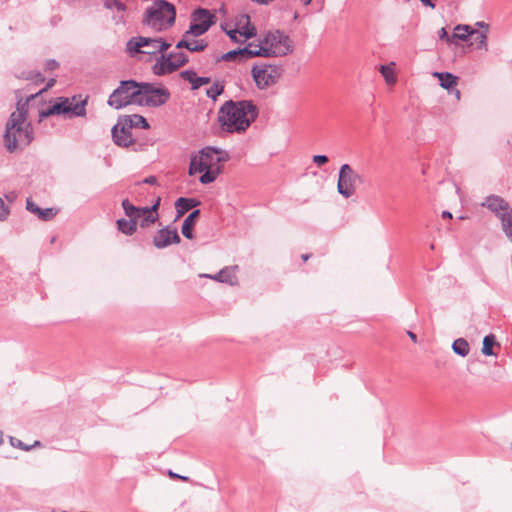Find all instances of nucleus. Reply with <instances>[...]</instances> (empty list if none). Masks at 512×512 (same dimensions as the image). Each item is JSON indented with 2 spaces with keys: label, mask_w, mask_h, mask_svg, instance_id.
Instances as JSON below:
<instances>
[{
  "label": "nucleus",
  "mask_w": 512,
  "mask_h": 512,
  "mask_svg": "<svg viewBox=\"0 0 512 512\" xmlns=\"http://www.w3.org/2000/svg\"><path fill=\"white\" fill-rule=\"evenodd\" d=\"M22 129H23L22 132H24V137H23L22 144L29 146L33 142V140H34V130H33L32 123L28 122L26 120L25 124H22Z\"/></svg>",
  "instance_id": "nucleus-40"
},
{
  "label": "nucleus",
  "mask_w": 512,
  "mask_h": 512,
  "mask_svg": "<svg viewBox=\"0 0 512 512\" xmlns=\"http://www.w3.org/2000/svg\"><path fill=\"white\" fill-rule=\"evenodd\" d=\"M179 76L191 85L190 89L192 91L198 90L212 81L210 76H199L193 68L182 70Z\"/></svg>",
  "instance_id": "nucleus-17"
},
{
  "label": "nucleus",
  "mask_w": 512,
  "mask_h": 512,
  "mask_svg": "<svg viewBox=\"0 0 512 512\" xmlns=\"http://www.w3.org/2000/svg\"><path fill=\"white\" fill-rule=\"evenodd\" d=\"M121 207L123 209V212H127L131 214L138 220L139 217L145 216V215H155L153 210L149 205L146 206H136L134 205L128 198H125L121 201Z\"/></svg>",
  "instance_id": "nucleus-25"
},
{
  "label": "nucleus",
  "mask_w": 512,
  "mask_h": 512,
  "mask_svg": "<svg viewBox=\"0 0 512 512\" xmlns=\"http://www.w3.org/2000/svg\"><path fill=\"white\" fill-rule=\"evenodd\" d=\"M10 214V208L5 204L4 200L0 197V221H4Z\"/></svg>",
  "instance_id": "nucleus-48"
},
{
  "label": "nucleus",
  "mask_w": 512,
  "mask_h": 512,
  "mask_svg": "<svg viewBox=\"0 0 512 512\" xmlns=\"http://www.w3.org/2000/svg\"><path fill=\"white\" fill-rule=\"evenodd\" d=\"M157 45V49L155 51L149 52V59H152V56L157 55L158 53L165 54V52L171 47V43L168 42L163 37H155V46Z\"/></svg>",
  "instance_id": "nucleus-38"
},
{
  "label": "nucleus",
  "mask_w": 512,
  "mask_h": 512,
  "mask_svg": "<svg viewBox=\"0 0 512 512\" xmlns=\"http://www.w3.org/2000/svg\"><path fill=\"white\" fill-rule=\"evenodd\" d=\"M476 32V29L469 24H457L451 34V40L453 44L458 46L460 42H469L472 40Z\"/></svg>",
  "instance_id": "nucleus-19"
},
{
  "label": "nucleus",
  "mask_w": 512,
  "mask_h": 512,
  "mask_svg": "<svg viewBox=\"0 0 512 512\" xmlns=\"http://www.w3.org/2000/svg\"><path fill=\"white\" fill-rule=\"evenodd\" d=\"M22 124L25 122L12 121L8 118L5 124L3 133V145L8 153H15L17 151H24L28 145H23L24 132Z\"/></svg>",
  "instance_id": "nucleus-10"
},
{
  "label": "nucleus",
  "mask_w": 512,
  "mask_h": 512,
  "mask_svg": "<svg viewBox=\"0 0 512 512\" xmlns=\"http://www.w3.org/2000/svg\"><path fill=\"white\" fill-rule=\"evenodd\" d=\"M141 48V42L137 39V36L131 37L126 43V52L130 57H136L138 54L144 53Z\"/></svg>",
  "instance_id": "nucleus-35"
},
{
  "label": "nucleus",
  "mask_w": 512,
  "mask_h": 512,
  "mask_svg": "<svg viewBox=\"0 0 512 512\" xmlns=\"http://www.w3.org/2000/svg\"><path fill=\"white\" fill-rule=\"evenodd\" d=\"M407 334L412 342H414V343L417 342V335L414 332L408 331Z\"/></svg>",
  "instance_id": "nucleus-63"
},
{
  "label": "nucleus",
  "mask_w": 512,
  "mask_h": 512,
  "mask_svg": "<svg viewBox=\"0 0 512 512\" xmlns=\"http://www.w3.org/2000/svg\"><path fill=\"white\" fill-rule=\"evenodd\" d=\"M143 184L157 186V185H159V181H158L157 176L149 175L140 181H136L134 185L136 187H141Z\"/></svg>",
  "instance_id": "nucleus-44"
},
{
  "label": "nucleus",
  "mask_w": 512,
  "mask_h": 512,
  "mask_svg": "<svg viewBox=\"0 0 512 512\" xmlns=\"http://www.w3.org/2000/svg\"><path fill=\"white\" fill-rule=\"evenodd\" d=\"M50 116H55V115H54L50 105L48 104V106L46 108L39 109V111H38V122H42L44 119H47Z\"/></svg>",
  "instance_id": "nucleus-47"
},
{
  "label": "nucleus",
  "mask_w": 512,
  "mask_h": 512,
  "mask_svg": "<svg viewBox=\"0 0 512 512\" xmlns=\"http://www.w3.org/2000/svg\"><path fill=\"white\" fill-rule=\"evenodd\" d=\"M241 20V24L239 25V35L243 37V40H249L254 38L257 35V28L251 22V18L247 13H242L238 17H236V21Z\"/></svg>",
  "instance_id": "nucleus-24"
},
{
  "label": "nucleus",
  "mask_w": 512,
  "mask_h": 512,
  "mask_svg": "<svg viewBox=\"0 0 512 512\" xmlns=\"http://www.w3.org/2000/svg\"><path fill=\"white\" fill-rule=\"evenodd\" d=\"M151 70L155 76H165L177 71V64L173 63L168 54H162L156 57V62L151 67Z\"/></svg>",
  "instance_id": "nucleus-16"
},
{
  "label": "nucleus",
  "mask_w": 512,
  "mask_h": 512,
  "mask_svg": "<svg viewBox=\"0 0 512 512\" xmlns=\"http://www.w3.org/2000/svg\"><path fill=\"white\" fill-rule=\"evenodd\" d=\"M230 159L228 151L217 146L208 145L190 154L188 175L200 174L199 182L208 185L216 181L223 172V163Z\"/></svg>",
  "instance_id": "nucleus-2"
},
{
  "label": "nucleus",
  "mask_w": 512,
  "mask_h": 512,
  "mask_svg": "<svg viewBox=\"0 0 512 512\" xmlns=\"http://www.w3.org/2000/svg\"><path fill=\"white\" fill-rule=\"evenodd\" d=\"M480 30L479 31H486L488 33L489 31V25L484 21H478L475 24Z\"/></svg>",
  "instance_id": "nucleus-59"
},
{
  "label": "nucleus",
  "mask_w": 512,
  "mask_h": 512,
  "mask_svg": "<svg viewBox=\"0 0 512 512\" xmlns=\"http://www.w3.org/2000/svg\"><path fill=\"white\" fill-rule=\"evenodd\" d=\"M55 83H56L55 78L48 79L45 86L42 89H40L38 92H36L35 94H37V97H38L42 93L47 92L49 89H51L55 85Z\"/></svg>",
  "instance_id": "nucleus-55"
},
{
  "label": "nucleus",
  "mask_w": 512,
  "mask_h": 512,
  "mask_svg": "<svg viewBox=\"0 0 512 512\" xmlns=\"http://www.w3.org/2000/svg\"><path fill=\"white\" fill-rule=\"evenodd\" d=\"M434 75L438 78L440 86L452 95L453 90L458 85L459 77L451 72L442 71L435 72Z\"/></svg>",
  "instance_id": "nucleus-26"
},
{
  "label": "nucleus",
  "mask_w": 512,
  "mask_h": 512,
  "mask_svg": "<svg viewBox=\"0 0 512 512\" xmlns=\"http://www.w3.org/2000/svg\"><path fill=\"white\" fill-rule=\"evenodd\" d=\"M237 268H238V266H236V265L233 267L225 266L224 268L220 269L217 273H215L213 275L204 274L202 276L213 279L220 283H226V284L233 285L231 269H237Z\"/></svg>",
  "instance_id": "nucleus-29"
},
{
  "label": "nucleus",
  "mask_w": 512,
  "mask_h": 512,
  "mask_svg": "<svg viewBox=\"0 0 512 512\" xmlns=\"http://www.w3.org/2000/svg\"><path fill=\"white\" fill-rule=\"evenodd\" d=\"M421 2V4L424 6V7H428V8H431V9H435L436 8V1L435 0H419Z\"/></svg>",
  "instance_id": "nucleus-58"
},
{
  "label": "nucleus",
  "mask_w": 512,
  "mask_h": 512,
  "mask_svg": "<svg viewBox=\"0 0 512 512\" xmlns=\"http://www.w3.org/2000/svg\"><path fill=\"white\" fill-rule=\"evenodd\" d=\"M33 76H34V78H33L32 82L36 85L41 84L45 81V77L39 70H37L36 72H33Z\"/></svg>",
  "instance_id": "nucleus-56"
},
{
  "label": "nucleus",
  "mask_w": 512,
  "mask_h": 512,
  "mask_svg": "<svg viewBox=\"0 0 512 512\" xmlns=\"http://www.w3.org/2000/svg\"><path fill=\"white\" fill-rule=\"evenodd\" d=\"M225 57L227 58V62L238 63V58H240L239 57V52H238V47H236V48L226 52V56Z\"/></svg>",
  "instance_id": "nucleus-51"
},
{
  "label": "nucleus",
  "mask_w": 512,
  "mask_h": 512,
  "mask_svg": "<svg viewBox=\"0 0 512 512\" xmlns=\"http://www.w3.org/2000/svg\"><path fill=\"white\" fill-rule=\"evenodd\" d=\"M276 40H279L278 56H285L291 54L294 50L290 37L283 31L275 30Z\"/></svg>",
  "instance_id": "nucleus-27"
},
{
  "label": "nucleus",
  "mask_w": 512,
  "mask_h": 512,
  "mask_svg": "<svg viewBox=\"0 0 512 512\" xmlns=\"http://www.w3.org/2000/svg\"><path fill=\"white\" fill-rule=\"evenodd\" d=\"M160 215H145L142 217H139L138 219V226L141 228H148L155 224L157 221H159Z\"/></svg>",
  "instance_id": "nucleus-43"
},
{
  "label": "nucleus",
  "mask_w": 512,
  "mask_h": 512,
  "mask_svg": "<svg viewBox=\"0 0 512 512\" xmlns=\"http://www.w3.org/2000/svg\"><path fill=\"white\" fill-rule=\"evenodd\" d=\"M137 106L158 108L171 98L170 90L161 82L139 81Z\"/></svg>",
  "instance_id": "nucleus-4"
},
{
  "label": "nucleus",
  "mask_w": 512,
  "mask_h": 512,
  "mask_svg": "<svg viewBox=\"0 0 512 512\" xmlns=\"http://www.w3.org/2000/svg\"><path fill=\"white\" fill-rule=\"evenodd\" d=\"M481 205L494 213L499 219L501 218L502 213L512 212V208L509 203L501 196L495 194L487 196Z\"/></svg>",
  "instance_id": "nucleus-15"
},
{
  "label": "nucleus",
  "mask_w": 512,
  "mask_h": 512,
  "mask_svg": "<svg viewBox=\"0 0 512 512\" xmlns=\"http://www.w3.org/2000/svg\"><path fill=\"white\" fill-rule=\"evenodd\" d=\"M441 217L443 219H452L453 218V214L448 211V210H443L442 213H441Z\"/></svg>",
  "instance_id": "nucleus-61"
},
{
  "label": "nucleus",
  "mask_w": 512,
  "mask_h": 512,
  "mask_svg": "<svg viewBox=\"0 0 512 512\" xmlns=\"http://www.w3.org/2000/svg\"><path fill=\"white\" fill-rule=\"evenodd\" d=\"M201 205V200L196 197H184L177 198L174 202L176 210V219L182 217L190 210H194L196 207Z\"/></svg>",
  "instance_id": "nucleus-21"
},
{
  "label": "nucleus",
  "mask_w": 512,
  "mask_h": 512,
  "mask_svg": "<svg viewBox=\"0 0 512 512\" xmlns=\"http://www.w3.org/2000/svg\"><path fill=\"white\" fill-rule=\"evenodd\" d=\"M216 22L215 11L199 6L191 12L187 34H191L192 37H200L207 33Z\"/></svg>",
  "instance_id": "nucleus-8"
},
{
  "label": "nucleus",
  "mask_w": 512,
  "mask_h": 512,
  "mask_svg": "<svg viewBox=\"0 0 512 512\" xmlns=\"http://www.w3.org/2000/svg\"><path fill=\"white\" fill-rule=\"evenodd\" d=\"M495 346L500 347V344L497 342L496 336L493 333H489L483 338L481 353L484 356H496V353L493 351Z\"/></svg>",
  "instance_id": "nucleus-31"
},
{
  "label": "nucleus",
  "mask_w": 512,
  "mask_h": 512,
  "mask_svg": "<svg viewBox=\"0 0 512 512\" xmlns=\"http://www.w3.org/2000/svg\"><path fill=\"white\" fill-rule=\"evenodd\" d=\"M453 352L461 357H466L470 352V345L465 338H457L452 343Z\"/></svg>",
  "instance_id": "nucleus-33"
},
{
  "label": "nucleus",
  "mask_w": 512,
  "mask_h": 512,
  "mask_svg": "<svg viewBox=\"0 0 512 512\" xmlns=\"http://www.w3.org/2000/svg\"><path fill=\"white\" fill-rule=\"evenodd\" d=\"M200 215L201 210L194 209L183 220L181 225V233L185 238L189 240H193L195 238L194 228L200 218Z\"/></svg>",
  "instance_id": "nucleus-22"
},
{
  "label": "nucleus",
  "mask_w": 512,
  "mask_h": 512,
  "mask_svg": "<svg viewBox=\"0 0 512 512\" xmlns=\"http://www.w3.org/2000/svg\"><path fill=\"white\" fill-rule=\"evenodd\" d=\"M500 221L506 237L512 242V212L502 213Z\"/></svg>",
  "instance_id": "nucleus-36"
},
{
  "label": "nucleus",
  "mask_w": 512,
  "mask_h": 512,
  "mask_svg": "<svg viewBox=\"0 0 512 512\" xmlns=\"http://www.w3.org/2000/svg\"><path fill=\"white\" fill-rule=\"evenodd\" d=\"M181 237L177 227L168 224L158 229L153 236V245L157 249H165L173 244H179Z\"/></svg>",
  "instance_id": "nucleus-11"
},
{
  "label": "nucleus",
  "mask_w": 512,
  "mask_h": 512,
  "mask_svg": "<svg viewBox=\"0 0 512 512\" xmlns=\"http://www.w3.org/2000/svg\"><path fill=\"white\" fill-rule=\"evenodd\" d=\"M9 441H10L11 446L21 449L23 451H30L32 449V446L25 444L24 442H22L20 439H17L16 437L10 436Z\"/></svg>",
  "instance_id": "nucleus-45"
},
{
  "label": "nucleus",
  "mask_w": 512,
  "mask_h": 512,
  "mask_svg": "<svg viewBox=\"0 0 512 512\" xmlns=\"http://www.w3.org/2000/svg\"><path fill=\"white\" fill-rule=\"evenodd\" d=\"M241 24V20H237L232 29H229L227 32V36L229 37L232 43L244 44L245 40L240 39L237 35L239 34V25Z\"/></svg>",
  "instance_id": "nucleus-41"
},
{
  "label": "nucleus",
  "mask_w": 512,
  "mask_h": 512,
  "mask_svg": "<svg viewBox=\"0 0 512 512\" xmlns=\"http://www.w3.org/2000/svg\"><path fill=\"white\" fill-rule=\"evenodd\" d=\"M121 120L127 121L132 129L149 130L151 128L147 118L140 114L121 115Z\"/></svg>",
  "instance_id": "nucleus-28"
},
{
  "label": "nucleus",
  "mask_w": 512,
  "mask_h": 512,
  "mask_svg": "<svg viewBox=\"0 0 512 512\" xmlns=\"http://www.w3.org/2000/svg\"><path fill=\"white\" fill-rule=\"evenodd\" d=\"M36 97H37V94L34 93V94L27 96L25 100L19 99L16 104V111L12 112L8 117L11 119V122L12 121H17V123L20 121L25 122L28 118L29 102L31 100H34Z\"/></svg>",
  "instance_id": "nucleus-23"
},
{
  "label": "nucleus",
  "mask_w": 512,
  "mask_h": 512,
  "mask_svg": "<svg viewBox=\"0 0 512 512\" xmlns=\"http://www.w3.org/2000/svg\"><path fill=\"white\" fill-rule=\"evenodd\" d=\"M161 201H162V198L160 195H157L151 202V204L149 205L151 207V209L153 210V212L156 214V215H159V208H160V205H161Z\"/></svg>",
  "instance_id": "nucleus-53"
},
{
  "label": "nucleus",
  "mask_w": 512,
  "mask_h": 512,
  "mask_svg": "<svg viewBox=\"0 0 512 512\" xmlns=\"http://www.w3.org/2000/svg\"><path fill=\"white\" fill-rule=\"evenodd\" d=\"M312 161L315 165L321 167L329 161V158L325 154H317L313 156Z\"/></svg>",
  "instance_id": "nucleus-50"
},
{
  "label": "nucleus",
  "mask_w": 512,
  "mask_h": 512,
  "mask_svg": "<svg viewBox=\"0 0 512 512\" xmlns=\"http://www.w3.org/2000/svg\"><path fill=\"white\" fill-rule=\"evenodd\" d=\"M102 5L107 10H116L118 12H125L127 5L121 0H103Z\"/></svg>",
  "instance_id": "nucleus-39"
},
{
  "label": "nucleus",
  "mask_w": 512,
  "mask_h": 512,
  "mask_svg": "<svg viewBox=\"0 0 512 512\" xmlns=\"http://www.w3.org/2000/svg\"><path fill=\"white\" fill-rule=\"evenodd\" d=\"M37 70H30V71H27V80L29 81H32L34 76H33V72H36Z\"/></svg>",
  "instance_id": "nucleus-64"
},
{
  "label": "nucleus",
  "mask_w": 512,
  "mask_h": 512,
  "mask_svg": "<svg viewBox=\"0 0 512 512\" xmlns=\"http://www.w3.org/2000/svg\"><path fill=\"white\" fill-rule=\"evenodd\" d=\"M259 113L258 106L251 99H229L220 106L217 119L222 131L242 134L257 120Z\"/></svg>",
  "instance_id": "nucleus-1"
},
{
  "label": "nucleus",
  "mask_w": 512,
  "mask_h": 512,
  "mask_svg": "<svg viewBox=\"0 0 512 512\" xmlns=\"http://www.w3.org/2000/svg\"><path fill=\"white\" fill-rule=\"evenodd\" d=\"M26 210L38 217L42 221L52 220L58 213V209L54 207L42 208L36 204L31 198L26 200Z\"/></svg>",
  "instance_id": "nucleus-18"
},
{
  "label": "nucleus",
  "mask_w": 512,
  "mask_h": 512,
  "mask_svg": "<svg viewBox=\"0 0 512 512\" xmlns=\"http://www.w3.org/2000/svg\"><path fill=\"white\" fill-rule=\"evenodd\" d=\"M169 476H170V478H172V479H180V480H182L183 482H187V481H189V479H190L188 476L180 475V474L175 473V472H173V471H171V470H169Z\"/></svg>",
  "instance_id": "nucleus-57"
},
{
  "label": "nucleus",
  "mask_w": 512,
  "mask_h": 512,
  "mask_svg": "<svg viewBox=\"0 0 512 512\" xmlns=\"http://www.w3.org/2000/svg\"><path fill=\"white\" fill-rule=\"evenodd\" d=\"M137 39L141 42L142 48L149 46L155 47V38L139 35L137 36Z\"/></svg>",
  "instance_id": "nucleus-52"
},
{
  "label": "nucleus",
  "mask_w": 512,
  "mask_h": 512,
  "mask_svg": "<svg viewBox=\"0 0 512 512\" xmlns=\"http://www.w3.org/2000/svg\"><path fill=\"white\" fill-rule=\"evenodd\" d=\"M59 62L56 59H48L45 63V71H53L59 67Z\"/></svg>",
  "instance_id": "nucleus-54"
},
{
  "label": "nucleus",
  "mask_w": 512,
  "mask_h": 512,
  "mask_svg": "<svg viewBox=\"0 0 512 512\" xmlns=\"http://www.w3.org/2000/svg\"><path fill=\"white\" fill-rule=\"evenodd\" d=\"M125 217L116 220V229L125 236H132L137 232L138 220L130 213L124 212Z\"/></svg>",
  "instance_id": "nucleus-20"
},
{
  "label": "nucleus",
  "mask_w": 512,
  "mask_h": 512,
  "mask_svg": "<svg viewBox=\"0 0 512 512\" xmlns=\"http://www.w3.org/2000/svg\"><path fill=\"white\" fill-rule=\"evenodd\" d=\"M177 18L176 6L168 0H154L142 17V23L156 32L165 31L174 26Z\"/></svg>",
  "instance_id": "nucleus-3"
},
{
  "label": "nucleus",
  "mask_w": 512,
  "mask_h": 512,
  "mask_svg": "<svg viewBox=\"0 0 512 512\" xmlns=\"http://www.w3.org/2000/svg\"><path fill=\"white\" fill-rule=\"evenodd\" d=\"M364 183V178L356 173L350 164L344 163L340 166L337 180V191L345 199L355 193L356 184Z\"/></svg>",
  "instance_id": "nucleus-9"
},
{
  "label": "nucleus",
  "mask_w": 512,
  "mask_h": 512,
  "mask_svg": "<svg viewBox=\"0 0 512 512\" xmlns=\"http://www.w3.org/2000/svg\"><path fill=\"white\" fill-rule=\"evenodd\" d=\"M438 38L440 40H443L445 41L448 45H452L453 44V40H451V35H449L446 27H442L438 32Z\"/></svg>",
  "instance_id": "nucleus-49"
},
{
  "label": "nucleus",
  "mask_w": 512,
  "mask_h": 512,
  "mask_svg": "<svg viewBox=\"0 0 512 512\" xmlns=\"http://www.w3.org/2000/svg\"><path fill=\"white\" fill-rule=\"evenodd\" d=\"M380 73L383 76L384 80L387 84H392L396 82V76L391 67L388 65H381L380 66Z\"/></svg>",
  "instance_id": "nucleus-42"
},
{
  "label": "nucleus",
  "mask_w": 512,
  "mask_h": 512,
  "mask_svg": "<svg viewBox=\"0 0 512 512\" xmlns=\"http://www.w3.org/2000/svg\"><path fill=\"white\" fill-rule=\"evenodd\" d=\"M487 39H488V33L486 31H478L476 29L475 35L470 41V43L467 44L468 47H471L475 45V49H485L487 50Z\"/></svg>",
  "instance_id": "nucleus-34"
},
{
  "label": "nucleus",
  "mask_w": 512,
  "mask_h": 512,
  "mask_svg": "<svg viewBox=\"0 0 512 512\" xmlns=\"http://www.w3.org/2000/svg\"><path fill=\"white\" fill-rule=\"evenodd\" d=\"M255 45V42H248L245 46L238 47L240 57L238 58V63H243L252 58L261 57L257 47L255 49H252V47Z\"/></svg>",
  "instance_id": "nucleus-30"
},
{
  "label": "nucleus",
  "mask_w": 512,
  "mask_h": 512,
  "mask_svg": "<svg viewBox=\"0 0 512 512\" xmlns=\"http://www.w3.org/2000/svg\"><path fill=\"white\" fill-rule=\"evenodd\" d=\"M131 130L130 124L127 121H122L120 115L116 124L111 128L114 144L121 148L131 147L134 152L145 150L148 142H139L138 138L132 135Z\"/></svg>",
  "instance_id": "nucleus-7"
},
{
  "label": "nucleus",
  "mask_w": 512,
  "mask_h": 512,
  "mask_svg": "<svg viewBox=\"0 0 512 512\" xmlns=\"http://www.w3.org/2000/svg\"><path fill=\"white\" fill-rule=\"evenodd\" d=\"M225 90V81L224 80H215L212 85L206 89V96L213 101H216L217 98L224 93Z\"/></svg>",
  "instance_id": "nucleus-32"
},
{
  "label": "nucleus",
  "mask_w": 512,
  "mask_h": 512,
  "mask_svg": "<svg viewBox=\"0 0 512 512\" xmlns=\"http://www.w3.org/2000/svg\"><path fill=\"white\" fill-rule=\"evenodd\" d=\"M89 97L82 98L81 94L74 95L71 98L59 96L49 101V105L55 116L73 119L76 117H86Z\"/></svg>",
  "instance_id": "nucleus-5"
},
{
  "label": "nucleus",
  "mask_w": 512,
  "mask_h": 512,
  "mask_svg": "<svg viewBox=\"0 0 512 512\" xmlns=\"http://www.w3.org/2000/svg\"><path fill=\"white\" fill-rule=\"evenodd\" d=\"M225 56H226V53H223V54H220V55L216 56L215 63H219V62H222V61L227 62V58Z\"/></svg>",
  "instance_id": "nucleus-62"
},
{
  "label": "nucleus",
  "mask_w": 512,
  "mask_h": 512,
  "mask_svg": "<svg viewBox=\"0 0 512 512\" xmlns=\"http://www.w3.org/2000/svg\"><path fill=\"white\" fill-rule=\"evenodd\" d=\"M279 40H276L275 31H268L265 35L257 40L255 47L258 48L261 57L270 58L278 56Z\"/></svg>",
  "instance_id": "nucleus-13"
},
{
  "label": "nucleus",
  "mask_w": 512,
  "mask_h": 512,
  "mask_svg": "<svg viewBox=\"0 0 512 512\" xmlns=\"http://www.w3.org/2000/svg\"><path fill=\"white\" fill-rule=\"evenodd\" d=\"M220 28H221V30H222L225 34H227V32L229 31V29H232L233 27H231V25H230L229 23H227V22H222V23L220 24Z\"/></svg>",
  "instance_id": "nucleus-60"
},
{
  "label": "nucleus",
  "mask_w": 512,
  "mask_h": 512,
  "mask_svg": "<svg viewBox=\"0 0 512 512\" xmlns=\"http://www.w3.org/2000/svg\"><path fill=\"white\" fill-rule=\"evenodd\" d=\"M138 89L139 81L136 79L121 80L118 87L109 95L107 104L116 110L123 109L129 105H137L138 96L135 98V94L138 93Z\"/></svg>",
  "instance_id": "nucleus-6"
},
{
  "label": "nucleus",
  "mask_w": 512,
  "mask_h": 512,
  "mask_svg": "<svg viewBox=\"0 0 512 512\" xmlns=\"http://www.w3.org/2000/svg\"><path fill=\"white\" fill-rule=\"evenodd\" d=\"M191 34L187 30L182 34L180 40L176 43L177 49H186L191 53L203 52L209 45L205 39H191Z\"/></svg>",
  "instance_id": "nucleus-14"
},
{
  "label": "nucleus",
  "mask_w": 512,
  "mask_h": 512,
  "mask_svg": "<svg viewBox=\"0 0 512 512\" xmlns=\"http://www.w3.org/2000/svg\"><path fill=\"white\" fill-rule=\"evenodd\" d=\"M268 66H269V70H268L269 73H272V75L276 76L275 77V84H276L283 74V69H282L281 65L268 64Z\"/></svg>",
  "instance_id": "nucleus-46"
},
{
  "label": "nucleus",
  "mask_w": 512,
  "mask_h": 512,
  "mask_svg": "<svg viewBox=\"0 0 512 512\" xmlns=\"http://www.w3.org/2000/svg\"><path fill=\"white\" fill-rule=\"evenodd\" d=\"M171 60H173L174 64H177V70L183 66H185L189 62V57L183 51L175 52L170 51L167 53Z\"/></svg>",
  "instance_id": "nucleus-37"
},
{
  "label": "nucleus",
  "mask_w": 512,
  "mask_h": 512,
  "mask_svg": "<svg viewBox=\"0 0 512 512\" xmlns=\"http://www.w3.org/2000/svg\"><path fill=\"white\" fill-rule=\"evenodd\" d=\"M268 63H254L251 67V77L259 90H264L275 84V77L269 73Z\"/></svg>",
  "instance_id": "nucleus-12"
}]
</instances>
